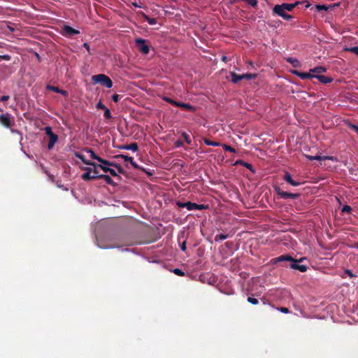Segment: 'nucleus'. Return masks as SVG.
Instances as JSON below:
<instances>
[{
	"mask_svg": "<svg viewBox=\"0 0 358 358\" xmlns=\"http://www.w3.org/2000/svg\"><path fill=\"white\" fill-rule=\"evenodd\" d=\"M112 99L114 102H118L119 101V99H120V96L117 94H115L113 95L112 96Z\"/></svg>",
	"mask_w": 358,
	"mask_h": 358,
	"instance_id": "obj_52",
	"label": "nucleus"
},
{
	"mask_svg": "<svg viewBox=\"0 0 358 358\" xmlns=\"http://www.w3.org/2000/svg\"><path fill=\"white\" fill-rule=\"evenodd\" d=\"M119 148L123 150H132L133 152H136L138 149V147L136 143H133L129 145H122L119 147Z\"/></svg>",
	"mask_w": 358,
	"mask_h": 358,
	"instance_id": "obj_17",
	"label": "nucleus"
},
{
	"mask_svg": "<svg viewBox=\"0 0 358 358\" xmlns=\"http://www.w3.org/2000/svg\"><path fill=\"white\" fill-rule=\"evenodd\" d=\"M83 46L85 48V49H87V51H88V52H90V45H89V44H87V43H85L83 44Z\"/></svg>",
	"mask_w": 358,
	"mask_h": 358,
	"instance_id": "obj_62",
	"label": "nucleus"
},
{
	"mask_svg": "<svg viewBox=\"0 0 358 358\" xmlns=\"http://www.w3.org/2000/svg\"><path fill=\"white\" fill-rule=\"evenodd\" d=\"M180 249L182 251H185L186 250V242L184 241L181 245H180Z\"/></svg>",
	"mask_w": 358,
	"mask_h": 358,
	"instance_id": "obj_58",
	"label": "nucleus"
},
{
	"mask_svg": "<svg viewBox=\"0 0 358 358\" xmlns=\"http://www.w3.org/2000/svg\"><path fill=\"white\" fill-rule=\"evenodd\" d=\"M291 73L292 74L299 77L302 80L313 78H315V75H313L312 73V72H310V71L308 73H306V72H301V71H299L296 70H292V71H291Z\"/></svg>",
	"mask_w": 358,
	"mask_h": 358,
	"instance_id": "obj_10",
	"label": "nucleus"
},
{
	"mask_svg": "<svg viewBox=\"0 0 358 358\" xmlns=\"http://www.w3.org/2000/svg\"><path fill=\"white\" fill-rule=\"evenodd\" d=\"M275 14L282 17L283 19L286 20H289L292 18V16L286 13V12H278V13H274Z\"/></svg>",
	"mask_w": 358,
	"mask_h": 358,
	"instance_id": "obj_28",
	"label": "nucleus"
},
{
	"mask_svg": "<svg viewBox=\"0 0 358 358\" xmlns=\"http://www.w3.org/2000/svg\"><path fill=\"white\" fill-rule=\"evenodd\" d=\"M44 130L45 134L49 136L48 148L51 150L54 147L55 143L58 141V136L52 132V128L50 127H45Z\"/></svg>",
	"mask_w": 358,
	"mask_h": 358,
	"instance_id": "obj_6",
	"label": "nucleus"
},
{
	"mask_svg": "<svg viewBox=\"0 0 358 358\" xmlns=\"http://www.w3.org/2000/svg\"><path fill=\"white\" fill-rule=\"evenodd\" d=\"M303 259V258H301L299 260L294 259V261L291 262L290 268L294 270H299L301 272H306L308 268L307 266L299 264V262H301Z\"/></svg>",
	"mask_w": 358,
	"mask_h": 358,
	"instance_id": "obj_9",
	"label": "nucleus"
},
{
	"mask_svg": "<svg viewBox=\"0 0 358 358\" xmlns=\"http://www.w3.org/2000/svg\"><path fill=\"white\" fill-rule=\"evenodd\" d=\"M315 78H317L320 83L323 84H328L333 81V79L331 78L322 75H315Z\"/></svg>",
	"mask_w": 358,
	"mask_h": 358,
	"instance_id": "obj_15",
	"label": "nucleus"
},
{
	"mask_svg": "<svg viewBox=\"0 0 358 358\" xmlns=\"http://www.w3.org/2000/svg\"><path fill=\"white\" fill-rule=\"evenodd\" d=\"M203 142L207 145H212V146H219L222 144L220 142L217 141H212L210 139L208 138H203Z\"/></svg>",
	"mask_w": 358,
	"mask_h": 358,
	"instance_id": "obj_25",
	"label": "nucleus"
},
{
	"mask_svg": "<svg viewBox=\"0 0 358 358\" xmlns=\"http://www.w3.org/2000/svg\"><path fill=\"white\" fill-rule=\"evenodd\" d=\"M96 179H103L106 182L108 185H115V183L114 182L113 180L108 175H98L96 176Z\"/></svg>",
	"mask_w": 358,
	"mask_h": 358,
	"instance_id": "obj_16",
	"label": "nucleus"
},
{
	"mask_svg": "<svg viewBox=\"0 0 358 358\" xmlns=\"http://www.w3.org/2000/svg\"><path fill=\"white\" fill-rule=\"evenodd\" d=\"M188 201L187 202H184V203H182V202H177V206L179 207V208H186L187 209L188 208Z\"/></svg>",
	"mask_w": 358,
	"mask_h": 358,
	"instance_id": "obj_43",
	"label": "nucleus"
},
{
	"mask_svg": "<svg viewBox=\"0 0 358 358\" xmlns=\"http://www.w3.org/2000/svg\"><path fill=\"white\" fill-rule=\"evenodd\" d=\"M104 117L106 119H111L112 118V115H111V113H110V110L106 108L105 110H104Z\"/></svg>",
	"mask_w": 358,
	"mask_h": 358,
	"instance_id": "obj_40",
	"label": "nucleus"
},
{
	"mask_svg": "<svg viewBox=\"0 0 358 358\" xmlns=\"http://www.w3.org/2000/svg\"><path fill=\"white\" fill-rule=\"evenodd\" d=\"M46 88H47V90H51L56 93H58L59 92V88L58 87L52 86L50 85H48Z\"/></svg>",
	"mask_w": 358,
	"mask_h": 358,
	"instance_id": "obj_41",
	"label": "nucleus"
},
{
	"mask_svg": "<svg viewBox=\"0 0 358 358\" xmlns=\"http://www.w3.org/2000/svg\"><path fill=\"white\" fill-rule=\"evenodd\" d=\"M287 62L291 64L292 66L294 68H298L301 66V63L297 59L293 57H288L287 58Z\"/></svg>",
	"mask_w": 358,
	"mask_h": 358,
	"instance_id": "obj_21",
	"label": "nucleus"
},
{
	"mask_svg": "<svg viewBox=\"0 0 358 358\" xmlns=\"http://www.w3.org/2000/svg\"><path fill=\"white\" fill-rule=\"evenodd\" d=\"M173 272L177 275H179V276H184L185 275V273L180 268H175L173 269Z\"/></svg>",
	"mask_w": 358,
	"mask_h": 358,
	"instance_id": "obj_42",
	"label": "nucleus"
},
{
	"mask_svg": "<svg viewBox=\"0 0 358 358\" xmlns=\"http://www.w3.org/2000/svg\"><path fill=\"white\" fill-rule=\"evenodd\" d=\"M305 157H306L308 159H309V160H310V161L314 160V156L308 155H305Z\"/></svg>",
	"mask_w": 358,
	"mask_h": 358,
	"instance_id": "obj_60",
	"label": "nucleus"
},
{
	"mask_svg": "<svg viewBox=\"0 0 358 358\" xmlns=\"http://www.w3.org/2000/svg\"><path fill=\"white\" fill-rule=\"evenodd\" d=\"M98 162L101 163L102 165L106 166H113V165H114L113 162L106 160L101 157L100 159H98Z\"/></svg>",
	"mask_w": 358,
	"mask_h": 358,
	"instance_id": "obj_29",
	"label": "nucleus"
},
{
	"mask_svg": "<svg viewBox=\"0 0 358 358\" xmlns=\"http://www.w3.org/2000/svg\"><path fill=\"white\" fill-rule=\"evenodd\" d=\"M0 124L6 128H10L13 125L10 120V115L9 113L1 114Z\"/></svg>",
	"mask_w": 358,
	"mask_h": 358,
	"instance_id": "obj_8",
	"label": "nucleus"
},
{
	"mask_svg": "<svg viewBox=\"0 0 358 358\" xmlns=\"http://www.w3.org/2000/svg\"><path fill=\"white\" fill-rule=\"evenodd\" d=\"M222 146L225 151H229L233 153L236 152V150L230 145L222 144Z\"/></svg>",
	"mask_w": 358,
	"mask_h": 358,
	"instance_id": "obj_34",
	"label": "nucleus"
},
{
	"mask_svg": "<svg viewBox=\"0 0 358 358\" xmlns=\"http://www.w3.org/2000/svg\"><path fill=\"white\" fill-rule=\"evenodd\" d=\"M344 50L347 51V52H351L358 56V47L357 46H354V47H350V48H345Z\"/></svg>",
	"mask_w": 358,
	"mask_h": 358,
	"instance_id": "obj_31",
	"label": "nucleus"
},
{
	"mask_svg": "<svg viewBox=\"0 0 358 358\" xmlns=\"http://www.w3.org/2000/svg\"><path fill=\"white\" fill-rule=\"evenodd\" d=\"M163 99L164 101H166V102H168L173 106H176L177 107H178V104H179V101H176L173 100V99L167 97V96H164L163 98Z\"/></svg>",
	"mask_w": 358,
	"mask_h": 358,
	"instance_id": "obj_32",
	"label": "nucleus"
},
{
	"mask_svg": "<svg viewBox=\"0 0 358 358\" xmlns=\"http://www.w3.org/2000/svg\"><path fill=\"white\" fill-rule=\"evenodd\" d=\"M230 76L231 78V82L234 84H237L238 82H240L243 79H254L257 77L256 73H243L242 75H238L235 72H231Z\"/></svg>",
	"mask_w": 358,
	"mask_h": 358,
	"instance_id": "obj_3",
	"label": "nucleus"
},
{
	"mask_svg": "<svg viewBox=\"0 0 358 358\" xmlns=\"http://www.w3.org/2000/svg\"><path fill=\"white\" fill-rule=\"evenodd\" d=\"M110 241L113 242V244L106 246L101 247V248H122L124 246L133 245L134 243L130 239L129 236L126 234L120 233L113 235L110 238Z\"/></svg>",
	"mask_w": 358,
	"mask_h": 358,
	"instance_id": "obj_1",
	"label": "nucleus"
},
{
	"mask_svg": "<svg viewBox=\"0 0 358 358\" xmlns=\"http://www.w3.org/2000/svg\"><path fill=\"white\" fill-rule=\"evenodd\" d=\"M273 189L276 194L280 196V198L283 199H296L300 196V194L299 193H289L287 192L282 191L278 186L273 187Z\"/></svg>",
	"mask_w": 358,
	"mask_h": 358,
	"instance_id": "obj_4",
	"label": "nucleus"
},
{
	"mask_svg": "<svg viewBox=\"0 0 358 358\" xmlns=\"http://www.w3.org/2000/svg\"><path fill=\"white\" fill-rule=\"evenodd\" d=\"M174 145L176 148H180L183 145V142L180 140H178L174 143Z\"/></svg>",
	"mask_w": 358,
	"mask_h": 358,
	"instance_id": "obj_46",
	"label": "nucleus"
},
{
	"mask_svg": "<svg viewBox=\"0 0 358 358\" xmlns=\"http://www.w3.org/2000/svg\"><path fill=\"white\" fill-rule=\"evenodd\" d=\"M289 184L292 185V186H294V187H297L299 185H301V182L292 180Z\"/></svg>",
	"mask_w": 358,
	"mask_h": 358,
	"instance_id": "obj_53",
	"label": "nucleus"
},
{
	"mask_svg": "<svg viewBox=\"0 0 358 358\" xmlns=\"http://www.w3.org/2000/svg\"><path fill=\"white\" fill-rule=\"evenodd\" d=\"M352 210V208L351 206H348V205H345L344 206L342 209H341V212L345 213H350Z\"/></svg>",
	"mask_w": 358,
	"mask_h": 358,
	"instance_id": "obj_35",
	"label": "nucleus"
},
{
	"mask_svg": "<svg viewBox=\"0 0 358 358\" xmlns=\"http://www.w3.org/2000/svg\"><path fill=\"white\" fill-rule=\"evenodd\" d=\"M76 157H77L78 159H80L83 162H85V159H85V156H84V155H81V154H78V153H77V154H76Z\"/></svg>",
	"mask_w": 358,
	"mask_h": 358,
	"instance_id": "obj_56",
	"label": "nucleus"
},
{
	"mask_svg": "<svg viewBox=\"0 0 358 358\" xmlns=\"http://www.w3.org/2000/svg\"><path fill=\"white\" fill-rule=\"evenodd\" d=\"M108 173H109L111 176H114V177H118V178H120V176L117 175V173H116V171H115L114 169H111V168L110 169V170H109Z\"/></svg>",
	"mask_w": 358,
	"mask_h": 358,
	"instance_id": "obj_48",
	"label": "nucleus"
},
{
	"mask_svg": "<svg viewBox=\"0 0 358 358\" xmlns=\"http://www.w3.org/2000/svg\"><path fill=\"white\" fill-rule=\"evenodd\" d=\"M45 173L48 176L49 178L51 180H53L54 179V176L50 174V173H48L47 171H45Z\"/></svg>",
	"mask_w": 358,
	"mask_h": 358,
	"instance_id": "obj_61",
	"label": "nucleus"
},
{
	"mask_svg": "<svg viewBox=\"0 0 358 358\" xmlns=\"http://www.w3.org/2000/svg\"><path fill=\"white\" fill-rule=\"evenodd\" d=\"M227 238H228V234H217V235L215 236V239L216 241H217L225 240Z\"/></svg>",
	"mask_w": 358,
	"mask_h": 358,
	"instance_id": "obj_33",
	"label": "nucleus"
},
{
	"mask_svg": "<svg viewBox=\"0 0 358 358\" xmlns=\"http://www.w3.org/2000/svg\"><path fill=\"white\" fill-rule=\"evenodd\" d=\"M85 171H86L85 173L82 175V178L85 181H88L91 180H95L96 179V176L98 173H94L92 175H90V172H93V170L92 168L86 167L85 168Z\"/></svg>",
	"mask_w": 358,
	"mask_h": 358,
	"instance_id": "obj_11",
	"label": "nucleus"
},
{
	"mask_svg": "<svg viewBox=\"0 0 358 358\" xmlns=\"http://www.w3.org/2000/svg\"><path fill=\"white\" fill-rule=\"evenodd\" d=\"M9 96L8 95H3L2 96H1L0 98V101H6L9 99Z\"/></svg>",
	"mask_w": 358,
	"mask_h": 358,
	"instance_id": "obj_55",
	"label": "nucleus"
},
{
	"mask_svg": "<svg viewBox=\"0 0 358 358\" xmlns=\"http://www.w3.org/2000/svg\"><path fill=\"white\" fill-rule=\"evenodd\" d=\"M96 108L98 109H101L104 110L107 107L104 104H103L101 101H99L96 105Z\"/></svg>",
	"mask_w": 358,
	"mask_h": 358,
	"instance_id": "obj_45",
	"label": "nucleus"
},
{
	"mask_svg": "<svg viewBox=\"0 0 358 358\" xmlns=\"http://www.w3.org/2000/svg\"><path fill=\"white\" fill-rule=\"evenodd\" d=\"M283 179L287 182L289 183L293 179L292 178L291 174L289 172H285Z\"/></svg>",
	"mask_w": 358,
	"mask_h": 358,
	"instance_id": "obj_36",
	"label": "nucleus"
},
{
	"mask_svg": "<svg viewBox=\"0 0 358 358\" xmlns=\"http://www.w3.org/2000/svg\"><path fill=\"white\" fill-rule=\"evenodd\" d=\"M188 210H204L208 208V205L204 204H197L196 203H192L191 201H188Z\"/></svg>",
	"mask_w": 358,
	"mask_h": 358,
	"instance_id": "obj_13",
	"label": "nucleus"
},
{
	"mask_svg": "<svg viewBox=\"0 0 358 358\" xmlns=\"http://www.w3.org/2000/svg\"><path fill=\"white\" fill-rule=\"evenodd\" d=\"M178 107L183 108L184 110H189V111H194L195 110V108L193 106H192L189 103H182V102H179V104H178Z\"/></svg>",
	"mask_w": 358,
	"mask_h": 358,
	"instance_id": "obj_19",
	"label": "nucleus"
},
{
	"mask_svg": "<svg viewBox=\"0 0 358 358\" xmlns=\"http://www.w3.org/2000/svg\"><path fill=\"white\" fill-rule=\"evenodd\" d=\"M58 93L61 94H62L64 96H67L68 95V92L66 90H61V89H59V92Z\"/></svg>",
	"mask_w": 358,
	"mask_h": 358,
	"instance_id": "obj_59",
	"label": "nucleus"
},
{
	"mask_svg": "<svg viewBox=\"0 0 358 358\" xmlns=\"http://www.w3.org/2000/svg\"><path fill=\"white\" fill-rule=\"evenodd\" d=\"M113 167L116 168L117 171L120 173H121V174H124L125 173L124 170L122 169V167L120 164H117L114 162V165H113Z\"/></svg>",
	"mask_w": 358,
	"mask_h": 358,
	"instance_id": "obj_38",
	"label": "nucleus"
},
{
	"mask_svg": "<svg viewBox=\"0 0 358 358\" xmlns=\"http://www.w3.org/2000/svg\"><path fill=\"white\" fill-rule=\"evenodd\" d=\"M92 80L93 83H99L107 88H111L113 87V81L105 74L101 73L94 75L92 77Z\"/></svg>",
	"mask_w": 358,
	"mask_h": 358,
	"instance_id": "obj_2",
	"label": "nucleus"
},
{
	"mask_svg": "<svg viewBox=\"0 0 358 358\" xmlns=\"http://www.w3.org/2000/svg\"><path fill=\"white\" fill-rule=\"evenodd\" d=\"M278 310L283 313H289V310L287 308L285 307H280L278 308Z\"/></svg>",
	"mask_w": 358,
	"mask_h": 358,
	"instance_id": "obj_50",
	"label": "nucleus"
},
{
	"mask_svg": "<svg viewBox=\"0 0 358 358\" xmlns=\"http://www.w3.org/2000/svg\"><path fill=\"white\" fill-rule=\"evenodd\" d=\"M114 157L116 159L121 158L123 159L125 162H131L134 160L133 157L122 154L115 155Z\"/></svg>",
	"mask_w": 358,
	"mask_h": 358,
	"instance_id": "obj_27",
	"label": "nucleus"
},
{
	"mask_svg": "<svg viewBox=\"0 0 358 358\" xmlns=\"http://www.w3.org/2000/svg\"><path fill=\"white\" fill-rule=\"evenodd\" d=\"M133 5L135 6V7H139V8H141L143 6V1H134L133 2Z\"/></svg>",
	"mask_w": 358,
	"mask_h": 358,
	"instance_id": "obj_49",
	"label": "nucleus"
},
{
	"mask_svg": "<svg viewBox=\"0 0 358 358\" xmlns=\"http://www.w3.org/2000/svg\"><path fill=\"white\" fill-rule=\"evenodd\" d=\"M339 6H340V3H334V4L330 5V6L317 5L316 6V8H317V10L318 11H320V10H327L329 8H335V7H338Z\"/></svg>",
	"mask_w": 358,
	"mask_h": 358,
	"instance_id": "obj_18",
	"label": "nucleus"
},
{
	"mask_svg": "<svg viewBox=\"0 0 358 358\" xmlns=\"http://www.w3.org/2000/svg\"><path fill=\"white\" fill-rule=\"evenodd\" d=\"M83 163L87 164V165L92 166L94 167V170H93V173H99V171H98V164H96L95 162H92L91 161L85 159V162H83Z\"/></svg>",
	"mask_w": 358,
	"mask_h": 358,
	"instance_id": "obj_23",
	"label": "nucleus"
},
{
	"mask_svg": "<svg viewBox=\"0 0 358 358\" xmlns=\"http://www.w3.org/2000/svg\"><path fill=\"white\" fill-rule=\"evenodd\" d=\"M0 58L3 60H6V61H9L11 57L8 55H0Z\"/></svg>",
	"mask_w": 358,
	"mask_h": 358,
	"instance_id": "obj_51",
	"label": "nucleus"
},
{
	"mask_svg": "<svg viewBox=\"0 0 358 358\" xmlns=\"http://www.w3.org/2000/svg\"><path fill=\"white\" fill-rule=\"evenodd\" d=\"M182 137L184 138V140L185 141V142L190 145L192 143V141L190 139V137L186 133V132H182Z\"/></svg>",
	"mask_w": 358,
	"mask_h": 358,
	"instance_id": "obj_37",
	"label": "nucleus"
},
{
	"mask_svg": "<svg viewBox=\"0 0 358 358\" xmlns=\"http://www.w3.org/2000/svg\"><path fill=\"white\" fill-rule=\"evenodd\" d=\"M222 60L224 61V62H227V57L226 56H223L222 58Z\"/></svg>",
	"mask_w": 358,
	"mask_h": 358,
	"instance_id": "obj_64",
	"label": "nucleus"
},
{
	"mask_svg": "<svg viewBox=\"0 0 358 358\" xmlns=\"http://www.w3.org/2000/svg\"><path fill=\"white\" fill-rule=\"evenodd\" d=\"M130 164L134 169L141 170V171L145 172L148 175H150V176L152 175V173L147 171L144 168L138 165L137 163L136 162H134V160L131 162H130Z\"/></svg>",
	"mask_w": 358,
	"mask_h": 358,
	"instance_id": "obj_26",
	"label": "nucleus"
},
{
	"mask_svg": "<svg viewBox=\"0 0 358 358\" xmlns=\"http://www.w3.org/2000/svg\"><path fill=\"white\" fill-rule=\"evenodd\" d=\"M345 273L350 277V278H354L355 277L356 275H354V273L352 272V271L349 270V269H346L345 271Z\"/></svg>",
	"mask_w": 358,
	"mask_h": 358,
	"instance_id": "obj_47",
	"label": "nucleus"
},
{
	"mask_svg": "<svg viewBox=\"0 0 358 358\" xmlns=\"http://www.w3.org/2000/svg\"><path fill=\"white\" fill-rule=\"evenodd\" d=\"M327 159L331 160V161L336 160V159L331 156H320V155L314 156V160L322 161V160H327Z\"/></svg>",
	"mask_w": 358,
	"mask_h": 358,
	"instance_id": "obj_22",
	"label": "nucleus"
},
{
	"mask_svg": "<svg viewBox=\"0 0 358 358\" xmlns=\"http://www.w3.org/2000/svg\"><path fill=\"white\" fill-rule=\"evenodd\" d=\"M274 263L280 262H292L294 261V258L289 255H282L273 259Z\"/></svg>",
	"mask_w": 358,
	"mask_h": 358,
	"instance_id": "obj_14",
	"label": "nucleus"
},
{
	"mask_svg": "<svg viewBox=\"0 0 358 358\" xmlns=\"http://www.w3.org/2000/svg\"><path fill=\"white\" fill-rule=\"evenodd\" d=\"M248 2L253 8H256L257 6L258 1H248Z\"/></svg>",
	"mask_w": 358,
	"mask_h": 358,
	"instance_id": "obj_57",
	"label": "nucleus"
},
{
	"mask_svg": "<svg viewBox=\"0 0 358 358\" xmlns=\"http://www.w3.org/2000/svg\"><path fill=\"white\" fill-rule=\"evenodd\" d=\"M86 152L90 153V156L92 159H96L98 161V159H100L101 157H99L98 155H96L95 154V152L92 150V149H90V148H87L86 149Z\"/></svg>",
	"mask_w": 358,
	"mask_h": 358,
	"instance_id": "obj_30",
	"label": "nucleus"
},
{
	"mask_svg": "<svg viewBox=\"0 0 358 358\" xmlns=\"http://www.w3.org/2000/svg\"><path fill=\"white\" fill-rule=\"evenodd\" d=\"M63 34L66 36H71L75 34H78L79 31L72 28L69 25H64L62 28Z\"/></svg>",
	"mask_w": 358,
	"mask_h": 358,
	"instance_id": "obj_12",
	"label": "nucleus"
},
{
	"mask_svg": "<svg viewBox=\"0 0 358 358\" xmlns=\"http://www.w3.org/2000/svg\"><path fill=\"white\" fill-rule=\"evenodd\" d=\"M236 164H241L243 165V166H245V168L248 169L249 170H250L251 171L254 172V170H253V166L251 164H249L248 162H243L242 160H238L236 161Z\"/></svg>",
	"mask_w": 358,
	"mask_h": 358,
	"instance_id": "obj_24",
	"label": "nucleus"
},
{
	"mask_svg": "<svg viewBox=\"0 0 358 358\" xmlns=\"http://www.w3.org/2000/svg\"><path fill=\"white\" fill-rule=\"evenodd\" d=\"M145 40L138 38L135 40L136 45L138 46L139 50L144 55H148L150 52V48L145 43Z\"/></svg>",
	"mask_w": 358,
	"mask_h": 358,
	"instance_id": "obj_7",
	"label": "nucleus"
},
{
	"mask_svg": "<svg viewBox=\"0 0 358 358\" xmlns=\"http://www.w3.org/2000/svg\"><path fill=\"white\" fill-rule=\"evenodd\" d=\"M148 22L150 24H155L156 22H157V20L155 18H148Z\"/></svg>",
	"mask_w": 358,
	"mask_h": 358,
	"instance_id": "obj_54",
	"label": "nucleus"
},
{
	"mask_svg": "<svg viewBox=\"0 0 358 358\" xmlns=\"http://www.w3.org/2000/svg\"><path fill=\"white\" fill-rule=\"evenodd\" d=\"M8 29H9L11 32H13V31H15V29H14V28H13V27H10V26H8Z\"/></svg>",
	"mask_w": 358,
	"mask_h": 358,
	"instance_id": "obj_63",
	"label": "nucleus"
},
{
	"mask_svg": "<svg viewBox=\"0 0 358 358\" xmlns=\"http://www.w3.org/2000/svg\"><path fill=\"white\" fill-rule=\"evenodd\" d=\"M326 71L327 69L323 66H316L310 69V72L315 73L314 75H320L321 73L326 72Z\"/></svg>",
	"mask_w": 358,
	"mask_h": 358,
	"instance_id": "obj_20",
	"label": "nucleus"
},
{
	"mask_svg": "<svg viewBox=\"0 0 358 358\" xmlns=\"http://www.w3.org/2000/svg\"><path fill=\"white\" fill-rule=\"evenodd\" d=\"M101 168L105 173H108L110 168L103 166L102 164H98V168Z\"/></svg>",
	"mask_w": 358,
	"mask_h": 358,
	"instance_id": "obj_44",
	"label": "nucleus"
},
{
	"mask_svg": "<svg viewBox=\"0 0 358 358\" xmlns=\"http://www.w3.org/2000/svg\"><path fill=\"white\" fill-rule=\"evenodd\" d=\"M247 301L253 305H257L259 303L258 299H257L256 298H254V297H251V296H248L247 299Z\"/></svg>",
	"mask_w": 358,
	"mask_h": 358,
	"instance_id": "obj_39",
	"label": "nucleus"
},
{
	"mask_svg": "<svg viewBox=\"0 0 358 358\" xmlns=\"http://www.w3.org/2000/svg\"><path fill=\"white\" fill-rule=\"evenodd\" d=\"M302 1H295L294 3H282L281 5H275L273 9V13L290 11L298 4Z\"/></svg>",
	"mask_w": 358,
	"mask_h": 358,
	"instance_id": "obj_5",
	"label": "nucleus"
}]
</instances>
